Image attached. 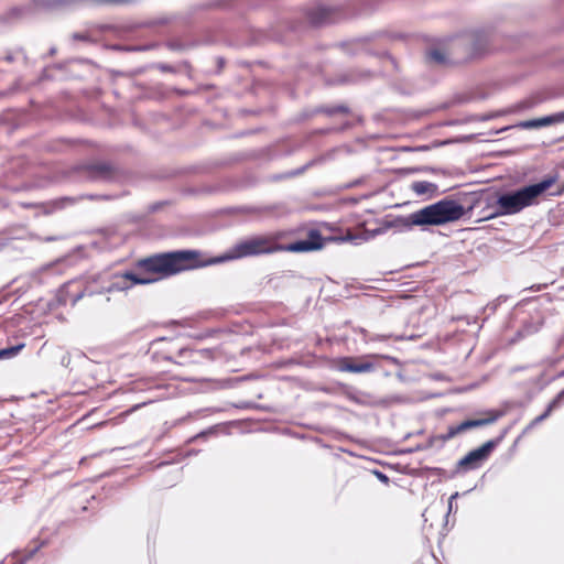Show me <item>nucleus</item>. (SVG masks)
Masks as SVG:
<instances>
[{"label": "nucleus", "mask_w": 564, "mask_h": 564, "mask_svg": "<svg viewBox=\"0 0 564 564\" xmlns=\"http://www.w3.org/2000/svg\"><path fill=\"white\" fill-rule=\"evenodd\" d=\"M383 0H349L347 10L339 6L314 3L295 13L276 11L267 28L248 25L243 30H229L225 25L205 28L199 34L192 33L170 37L165 46L174 52H188L200 46L224 42L234 48L262 46L269 42L289 45L293 36L304 32L308 26L321 28L336 23L348 17L367 15L377 11Z\"/></svg>", "instance_id": "nucleus-1"}, {"label": "nucleus", "mask_w": 564, "mask_h": 564, "mask_svg": "<svg viewBox=\"0 0 564 564\" xmlns=\"http://www.w3.org/2000/svg\"><path fill=\"white\" fill-rule=\"evenodd\" d=\"M326 243L325 237L318 229H310L303 239H296L286 245L265 235H254L236 242L225 253L220 254L223 262L249 257L272 254L279 251L293 253L321 250Z\"/></svg>", "instance_id": "nucleus-2"}, {"label": "nucleus", "mask_w": 564, "mask_h": 564, "mask_svg": "<svg viewBox=\"0 0 564 564\" xmlns=\"http://www.w3.org/2000/svg\"><path fill=\"white\" fill-rule=\"evenodd\" d=\"M272 0H207L200 3L188 6L185 10L178 12L171 19H165L166 23L171 20H180L185 25H191L196 18L208 10L231 11L240 17H245L252 11L262 9L273 10Z\"/></svg>", "instance_id": "nucleus-3"}, {"label": "nucleus", "mask_w": 564, "mask_h": 564, "mask_svg": "<svg viewBox=\"0 0 564 564\" xmlns=\"http://www.w3.org/2000/svg\"><path fill=\"white\" fill-rule=\"evenodd\" d=\"M494 31L479 28L466 31L452 39L449 52L455 63H468L482 58L489 53Z\"/></svg>", "instance_id": "nucleus-4"}, {"label": "nucleus", "mask_w": 564, "mask_h": 564, "mask_svg": "<svg viewBox=\"0 0 564 564\" xmlns=\"http://www.w3.org/2000/svg\"><path fill=\"white\" fill-rule=\"evenodd\" d=\"M63 0H26L9 6L0 12V26L12 29L35 21L43 12L63 11Z\"/></svg>", "instance_id": "nucleus-5"}, {"label": "nucleus", "mask_w": 564, "mask_h": 564, "mask_svg": "<svg viewBox=\"0 0 564 564\" xmlns=\"http://www.w3.org/2000/svg\"><path fill=\"white\" fill-rule=\"evenodd\" d=\"M408 37L405 33L402 32H391V31H377L369 33L365 36L356 37L348 42H340L338 47L343 50V52L348 56H357L359 54H367L371 56H377L379 58H387L392 64L394 68H397L395 58L389 53V51H375L368 46L369 43L375 42L377 40H383L386 42L393 41H403Z\"/></svg>", "instance_id": "nucleus-6"}, {"label": "nucleus", "mask_w": 564, "mask_h": 564, "mask_svg": "<svg viewBox=\"0 0 564 564\" xmlns=\"http://www.w3.org/2000/svg\"><path fill=\"white\" fill-rule=\"evenodd\" d=\"M423 230L430 226H444L464 219V209L454 198L446 196L420 209Z\"/></svg>", "instance_id": "nucleus-7"}, {"label": "nucleus", "mask_w": 564, "mask_h": 564, "mask_svg": "<svg viewBox=\"0 0 564 564\" xmlns=\"http://www.w3.org/2000/svg\"><path fill=\"white\" fill-rule=\"evenodd\" d=\"M401 366V361L392 356L383 354H370L360 357H341L338 360L337 369L341 372L368 373L382 370L384 377L391 376V372L383 370V364Z\"/></svg>", "instance_id": "nucleus-8"}, {"label": "nucleus", "mask_w": 564, "mask_h": 564, "mask_svg": "<svg viewBox=\"0 0 564 564\" xmlns=\"http://www.w3.org/2000/svg\"><path fill=\"white\" fill-rule=\"evenodd\" d=\"M496 199L492 200L498 207L492 215L509 216L522 212L527 207L535 206V202L527 188V185L516 189L495 188Z\"/></svg>", "instance_id": "nucleus-9"}, {"label": "nucleus", "mask_w": 564, "mask_h": 564, "mask_svg": "<svg viewBox=\"0 0 564 564\" xmlns=\"http://www.w3.org/2000/svg\"><path fill=\"white\" fill-rule=\"evenodd\" d=\"M170 258L173 275L184 271L196 270L223 263L220 256L207 257L203 251L196 249L171 250Z\"/></svg>", "instance_id": "nucleus-10"}, {"label": "nucleus", "mask_w": 564, "mask_h": 564, "mask_svg": "<svg viewBox=\"0 0 564 564\" xmlns=\"http://www.w3.org/2000/svg\"><path fill=\"white\" fill-rule=\"evenodd\" d=\"M76 66L91 68L95 63L88 58H68L66 61L44 66L37 77L40 83L52 80H65L69 78H80L83 73L75 72Z\"/></svg>", "instance_id": "nucleus-11"}, {"label": "nucleus", "mask_w": 564, "mask_h": 564, "mask_svg": "<svg viewBox=\"0 0 564 564\" xmlns=\"http://www.w3.org/2000/svg\"><path fill=\"white\" fill-rule=\"evenodd\" d=\"M134 269L145 273L151 276V279H156V282L173 276L170 251L159 252L139 259L134 263Z\"/></svg>", "instance_id": "nucleus-12"}, {"label": "nucleus", "mask_w": 564, "mask_h": 564, "mask_svg": "<svg viewBox=\"0 0 564 564\" xmlns=\"http://www.w3.org/2000/svg\"><path fill=\"white\" fill-rule=\"evenodd\" d=\"M186 350H191V347H178L173 338L159 337L150 343L148 354L153 361L164 360L175 364V360L189 359L188 354H182Z\"/></svg>", "instance_id": "nucleus-13"}, {"label": "nucleus", "mask_w": 564, "mask_h": 564, "mask_svg": "<svg viewBox=\"0 0 564 564\" xmlns=\"http://www.w3.org/2000/svg\"><path fill=\"white\" fill-rule=\"evenodd\" d=\"M491 444H481L479 447L469 451L465 456L457 460L455 468L451 470L448 478H455L458 475H465L469 471L479 469L491 456Z\"/></svg>", "instance_id": "nucleus-14"}, {"label": "nucleus", "mask_w": 564, "mask_h": 564, "mask_svg": "<svg viewBox=\"0 0 564 564\" xmlns=\"http://www.w3.org/2000/svg\"><path fill=\"white\" fill-rule=\"evenodd\" d=\"M76 171L90 182H112L118 176V169L105 161L79 164Z\"/></svg>", "instance_id": "nucleus-15"}, {"label": "nucleus", "mask_w": 564, "mask_h": 564, "mask_svg": "<svg viewBox=\"0 0 564 564\" xmlns=\"http://www.w3.org/2000/svg\"><path fill=\"white\" fill-rule=\"evenodd\" d=\"M293 152V147L288 144L285 140H280L264 148L252 150L248 158L261 163H268L283 156H289Z\"/></svg>", "instance_id": "nucleus-16"}, {"label": "nucleus", "mask_w": 564, "mask_h": 564, "mask_svg": "<svg viewBox=\"0 0 564 564\" xmlns=\"http://www.w3.org/2000/svg\"><path fill=\"white\" fill-rule=\"evenodd\" d=\"M376 221L378 224V226L376 228L365 229L360 234H356V235L347 234V235H341V236L325 237L326 242L327 241L339 242V243L351 242L354 245H359L362 241H369V240L376 238L377 236L384 235L386 232L389 231V229L386 228L384 217L381 219H377Z\"/></svg>", "instance_id": "nucleus-17"}, {"label": "nucleus", "mask_w": 564, "mask_h": 564, "mask_svg": "<svg viewBox=\"0 0 564 564\" xmlns=\"http://www.w3.org/2000/svg\"><path fill=\"white\" fill-rule=\"evenodd\" d=\"M370 69L350 68L325 79L328 86L356 85L367 83L373 77Z\"/></svg>", "instance_id": "nucleus-18"}, {"label": "nucleus", "mask_w": 564, "mask_h": 564, "mask_svg": "<svg viewBox=\"0 0 564 564\" xmlns=\"http://www.w3.org/2000/svg\"><path fill=\"white\" fill-rule=\"evenodd\" d=\"M370 69L350 68L325 79L328 86L356 85L367 83L373 77Z\"/></svg>", "instance_id": "nucleus-19"}, {"label": "nucleus", "mask_w": 564, "mask_h": 564, "mask_svg": "<svg viewBox=\"0 0 564 564\" xmlns=\"http://www.w3.org/2000/svg\"><path fill=\"white\" fill-rule=\"evenodd\" d=\"M386 228L393 230L394 232H408L417 226L423 229L420 209L415 210L406 216L403 215H386Z\"/></svg>", "instance_id": "nucleus-20"}, {"label": "nucleus", "mask_w": 564, "mask_h": 564, "mask_svg": "<svg viewBox=\"0 0 564 564\" xmlns=\"http://www.w3.org/2000/svg\"><path fill=\"white\" fill-rule=\"evenodd\" d=\"M83 198H87L90 200H98V199L110 200L113 198V196L106 195V194H87V195H83L79 197L62 196V197H57V198H54V199L43 203V213L46 215L53 214L57 210H62V209L66 208L67 206H72V205L76 204L78 200H80Z\"/></svg>", "instance_id": "nucleus-21"}, {"label": "nucleus", "mask_w": 564, "mask_h": 564, "mask_svg": "<svg viewBox=\"0 0 564 564\" xmlns=\"http://www.w3.org/2000/svg\"><path fill=\"white\" fill-rule=\"evenodd\" d=\"M481 196L482 189L473 192H458L454 194V198L458 200V204L464 209V219L470 218L475 215L478 207L482 202H485Z\"/></svg>", "instance_id": "nucleus-22"}, {"label": "nucleus", "mask_w": 564, "mask_h": 564, "mask_svg": "<svg viewBox=\"0 0 564 564\" xmlns=\"http://www.w3.org/2000/svg\"><path fill=\"white\" fill-rule=\"evenodd\" d=\"M485 202L481 203V205L478 207V209L475 213V216H477L476 223H481L486 220H490L497 217H500L499 215H492L497 210V205L492 202L496 199V192L495 187H487L482 188V196Z\"/></svg>", "instance_id": "nucleus-23"}, {"label": "nucleus", "mask_w": 564, "mask_h": 564, "mask_svg": "<svg viewBox=\"0 0 564 564\" xmlns=\"http://www.w3.org/2000/svg\"><path fill=\"white\" fill-rule=\"evenodd\" d=\"M558 171H553L545 174L540 181L527 184V188L531 193L536 205L539 204V198L545 193L549 194V191L558 182Z\"/></svg>", "instance_id": "nucleus-24"}, {"label": "nucleus", "mask_w": 564, "mask_h": 564, "mask_svg": "<svg viewBox=\"0 0 564 564\" xmlns=\"http://www.w3.org/2000/svg\"><path fill=\"white\" fill-rule=\"evenodd\" d=\"M558 171H553L545 174L540 181L527 184V188L531 193L536 205L539 204V198L545 193L549 194V191L558 182Z\"/></svg>", "instance_id": "nucleus-25"}, {"label": "nucleus", "mask_w": 564, "mask_h": 564, "mask_svg": "<svg viewBox=\"0 0 564 564\" xmlns=\"http://www.w3.org/2000/svg\"><path fill=\"white\" fill-rule=\"evenodd\" d=\"M182 354L183 355L188 354L189 359L175 360V365H178V366L199 365L205 361H210L215 358V351L210 348H203V349L191 348V350L183 351Z\"/></svg>", "instance_id": "nucleus-26"}, {"label": "nucleus", "mask_w": 564, "mask_h": 564, "mask_svg": "<svg viewBox=\"0 0 564 564\" xmlns=\"http://www.w3.org/2000/svg\"><path fill=\"white\" fill-rule=\"evenodd\" d=\"M488 417L481 419H467L457 424L460 433L469 431L471 429L486 426L495 423L503 413L501 411H490Z\"/></svg>", "instance_id": "nucleus-27"}, {"label": "nucleus", "mask_w": 564, "mask_h": 564, "mask_svg": "<svg viewBox=\"0 0 564 564\" xmlns=\"http://www.w3.org/2000/svg\"><path fill=\"white\" fill-rule=\"evenodd\" d=\"M543 101H544V98L542 96H540L539 94H533V95H530V96L514 102L513 105H511L508 108L507 112L508 113H522L524 111L534 109Z\"/></svg>", "instance_id": "nucleus-28"}, {"label": "nucleus", "mask_w": 564, "mask_h": 564, "mask_svg": "<svg viewBox=\"0 0 564 564\" xmlns=\"http://www.w3.org/2000/svg\"><path fill=\"white\" fill-rule=\"evenodd\" d=\"M347 398L362 406H383L387 404L386 400L383 399H375L370 393L362 392V391H356L352 393H348Z\"/></svg>", "instance_id": "nucleus-29"}, {"label": "nucleus", "mask_w": 564, "mask_h": 564, "mask_svg": "<svg viewBox=\"0 0 564 564\" xmlns=\"http://www.w3.org/2000/svg\"><path fill=\"white\" fill-rule=\"evenodd\" d=\"M550 121L551 120L547 115V116L540 117V118H533V119H529V120L519 121L518 123H516L513 126L505 127L500 130H497L496 133H500V132L509 130L511 128H519V129H524V130L540 129V128L551 126Z\"/></svg>", "instance_id": "nucleus-30"}, {"label": "nucleus", "mask_w": 564, "mask_h": 564, "mask_svg": "<svg viewBox=\"0 0 564 564\" xmlns=\"http://www.w3.org/2000/svg\"><path fill=\"white\" fill-rule=\"evenodd\" d=\"M122 276L126 278L130 289L134 285H148L156 282V279H151V276L139 270H126L122 272Z\"/></svg>", "instance_id": "nucleus-31"}, {"label": "nucleus", "mask_w": 564, "mask_h": 564, "mask_svg": "<svg viewBox=\"0 0 564 564\" xmlns=\"http://www.w3.org/2000/svg\"><path fill=\"white\" fill-rule=\"evenodd\" d=\"M130 0H63L64 9H73L80 4H90V6H113V4H123L129 2Z\"/></svg>", "instance_id": "nucleus-32"}, {"label": "nucleus", "mask_w": 564, "mask_h": 564, "mask_svg": "<svg viewBox=\"0 0 564 564\" xmlns=\"http://www.w3.org/2000/svg\"><path fill=\"white\" fill-rule=\"evenodd\" d=\"M107 293L104 290V286L98 288L96 283H87L83 290H79L75 293L70 294V305L75 306L79 300H82L85 296H94L96 294H104Z\"/></svg>", "instance_id": "nucleus-33"}, {"label": "nucleus", "mask_w": 564, "mask_h": 564, "mask_svg": "<svg viewBox=\"0 0 564 564\" xmlns=\"http://www.w3.org/2000/svg\"><path fill=\"white\" fill-rule=\"evenodd\" d=\"M411 189L417 196L429 195V197H434L438 194V186L435 183L427 181H415L411 184Z\"/></svg>", "instance_id": "nucleus-34"}, {"label": "nucleus", "mask_w": 564, "mask_h": 564, "mask_svg": "<svg viewBox=\"0 0 564 564\" xmlns=\"http://www.w3.org/2000/svg\"><path fill=\"white\" fill-rule=\"evenodd\" d=\"M284 208L282 204H273V205H265V206H241L238 207L237 210L245 214H252V215H270L273 214L280 209Z\"/></svg>", "instance_id": "nucleus-35"}, {"label": "nucleus", "mask_w": 564, "mask_h": 564, "mask_svg": "<svg viewBox=\"0 0 564 564\" xmlns=\"http://www.w3.org/2000/svg\"><path fill=\"white\" fill-rule=\"evenodd\" d=\"M318 115H325L327 117H334L336 115H348L350 108L347 105H333V106H317Z\"/></svg>", "instance_id": "nucleus-36"}, {"label": "nucleus", "mask_w": 564, "mask_h": 564, "mask_svg": "<svg viewBox=\"0 0 564 564\" xmlns=\"http://www.w3.org/2000/svg\"><path fill=\"white\" fill-rule=\"evenodd\" d=\"M24 347L25 343L19 341L0 348V360H9L17 357Z\"/></svg>", "instance_id": "nucleus-37"}, {"label": "nucleus", "mask_w": 564, "mask_h": 564, "mask_svg": "<svg viewBox=\"0 0 564 564\" xmlns=\"http://www.w3.org/2000/svg\"><path fill=\"white\" fill-rule=\"evenodd\" d=\"M155 47V44H144V45H123V44H112L110 45V50L116 52H126V53H132V52H145L153 50Z\"/></svg>", "instance_id": "nucleus-38"}, {"label": "nucleus", "mask_w": 564, "mask_h": 564, "mask_svg": "<svg viewBox=\"0 0 564 564\" xmlns=\"http://www.w3.org/2000/svg\"><path fill=\"white\" fill-rule=\"evenodd\" d=\"M129 289H130V286H129L128 282L126 281V278L122 276V273L117 275L113 281L109 282L107 285L104 286V290L107 293L121 292V291H127Z\"/></svg>", "instance_id": "nucleus-39"}, {"label": "nucleus", "mask_w": 564, "mask_h": 564, "mask_svg": "<svg viewBox=\"0 0 564 564\" xmlns=\"http://www.w3.org/2000/svg\"><path fill=\"white\" fill-rule=\"evenodd\" d=\"M226 425H227V423L216 424V425L209 426L208 429L203 430L199 433H197L196 435H194L189 440V442H194V441H197V440H200V438L206 440L209 436H215V435L218 434L219 429L220 427H225Z\"/></svg>", "instance_id": "nucleus-40"}, {"label": "nucleus", "mask_w": 564, "mask_h": 564, "mask_svg": "<svg viewBox=\"0 0 564 564\" xmlns=\"http://www.w3.org/2000/svg\"><path fill=\"white\" fill-rule=\"evenodd\" d=\"M314 164H315V160H311L306 164H304L303 166H300V167H297L295 170L289 171V172H286L284 174L275 175L273 178L278 181V180H283V178L299 176V175L303 174L307 169L313 166Z\"/></svg>", "instance_id": "nucleus-41"}, {"label": "nucleus", "mask_w": 564, "mask_h": 564, "mask_svg": "<svg viewBox=\"0 0 564 564\" xmlns=\"http://www.w3.org/2000/svg\"><path fill=\"white\" fill-rule=\"evenodd\" d=\"M538 330L539 327L532 322H525L521 328L517 330L514 340L522 339L529 335L535 334Z\"/></svg>", "instance_id": "nucleus-42"}, {"label": "nucleus", "mask_w": 564, "mask_h": 564, "mask_svg": "<svg viewBox=\"0 0 564 564\" xmlns=\"http://www.w3.org/2000/svg\"><path fill=\"white\" fill-rule=\"evenodd\" d=\"M444 446L438 437V435H432L427 438L425 443H421L416 445V449L427 451L430 448H436L437 451L442 449Z\"/></svg>", "instance_id": "nucleus-43"}, {"label": "nucleus", "mask_w": 564, "mask_h": 564, "mask_svg": "<svg viewBox=\"0 0 564 564\" xmlns=\"http://www.w3.org/2000/svg\"><path fill=\"white\" fill-rule=\"evenodd\" d=\"M156 67H158V69H160L161 72H164V73H177V72H180V67L186 68L187 72L191 70V64L187 61H184L178 66L171 65V64H167V63H159L156 65Z\"/></svg>", "instance_id": "nucleus-44"}, {"label": "nucleus", "mask_w": 564, "mask_h": 564, "mask_svg": "<svg viewBox=\"0 0 564 564\" xmlns=\"http://www.w3.org/2000/svg\"><path fill=\"white\" fill-rule=\"evenodd\" d=\"M230 405L238 410H267L264 405L256 403L253 401H238L231 403Z\"/></svg>", "instance_id": "nucleus-45"}, {"label": "nucleus", "mask_w": 564, "mask_h": 564, "mask_svg": "<svg viewBox=\"0 0 564 564\" xmlns=\"http://www.w3.org/2000/svg\"><path fill=\"white\" fill-rule=\"evenodd\" d=\"M318 112H317V107H314V108H306V109H303L301 112H299L294 119H293V122L295 123H301L305 120H308L315 116H317Z\"/></svg>", "instance_id": "nucleus-46"}, {"label": "nucleus", "mask_w": 564, "mask_h": 564, "mask_svg": "<svg viewBox=\"0 0 564 564\" xmlns=\"http://www.w3.org/2000/svg\"><path fill=\"white\" fill-rule=\"evenodd\" d=\"M427 56L431 61L435 62L436 64H445L447 62L446 54L443 53L438 48H433L427 52Z\"/></svg>", "instance_id": "nucleus-47"}, {"label": "nucleus", "mask_w": 564, "mask_h": 564, "mask_svg": "<svg viewBox=\"0 0 564 564\" xmlns=\"http://www.w3.org/2000/svg\"><path fill=\"white\" fill-rule=\"evenodd\" d=\"M458 434H460L458 426L451 425V426H448L447 432L444 434H438V437L444 446L447 441L452 440L453 437H455Z\"/></svg>", "instance_id": "nucleus-48"}, {"label": "nucleus", "mask_w": 564, "mask_h": 564, "mask_svg": "<svg viewBox=\"0 0 564 564\" xmlns=\"http://www.w3.org/2000/svg\"><path fill=\"white\" fill-rule=\"evenodd\" d=\"M509 431H510V426L503 429L497 437L488 440L487 442H485L486 444H489V445L491 444L490 451L492 453L500 445V443L505 440V437L507 436Z\"/></svg>", "instance_id": "nucleus-49"}, {"label": "nucleus", "mask_w": 564, "mask_h": 564, "mask_svg": "<svg viewBox=\"0 0 564 564\" xmlns=\"http://www.w3.org/2000/svg\"><path fill=\"white\" fill-rule=\"evenodd\" d=\"M551 415V412L549 410H544L543 413H541L540 415H538L535 419H533L531 421V423L524 429L523 433H527L529 432L530 430H532L534 426H536L538 424L542 423L544 420H546L549 416Z\"/></svg>", "instance_id": "nucleus-50"}, {"label": "nucleus", "mask_w": 564, "mask_h": 564, "mask_svg": "<svg viewBox=\"0 0 564 564\" xmlns=\"http://www.w3.org/2000/svg\"><path fill=\"white\" fill-rule=\"evenodd\" d=\"M425 470L430 474V475H433V476H437L440 478H446V479H449L448 478V475L451 471H447L445 470L444 468H441V467H429L426 466L425 467Z\"/></svg>", "instance_id": "nucleus-51"}, {"label": "nucleus", "mask_w": 564, "mask_h": 564, "mask_svg": "<svg viewBox=\"0 0 564 564\" xmlns=\"http://www.w3.org/2000/svg\"><path fill=\"white\" fill-rule=\"evenodd\" d=\"M564 402V397L558 392L553 399L552 401L546 405V410H549L551 413L555 410V409H558Z\"/></svg>", "instance_id": "nucleus-52"}, {"label": "nucleus", "mask_w": 564, "mask_h": 564, "mask_svg": "<svg viewBox=\"0 0 564 564\" xmlns=\"http://www.w3.org/2000/svg\"><path fill=\"white\" fill-rule=\"evenodd\" d=\"M3 61L8 64H12L17 61L19 57V54H15V47L14 48H7L4 52Z\"/></svg>", "instance_id": "nucleus-53"}, {"label": "nucleus", "mask_w": 564, "mask_h": 564, "mask_svg": "<svg viewBox=\"0 0 564 564\" xmlns=\"http://www.w3.org/2000/svg\"><path fill=\"white\" fill-rule=\"evenodd\" d=\"M73 41H80V42H91L93 39L89 33L87 32H74L72 34Z\"/></svg>", "instance_id": "nucleus-54"}, {"label": "nucleus", "mask_w": 564, "mask_h": 564, "mask_svg": "<svg viewBox=\"0 0 564 564\" xmlns=\"http://www.w3.org/2000/svg\"><path fill=\"white\" fill-rule=\"evenodd\" d=\"M15 54H19V57H21L22 59V63L25 65V66H29L31 64V59L25 51V48L23 46H17L15 47Z\"/></svg>", "instance_id": "nucleus-55"}, {"label": "nucleus", "mask_w": 564, "mask_h": 564, "mask_svg": "<svg viewBox=\"0 0 564 564\" xmlns=\"http://www.w3.org/2000/svg\"><path fill=\"white\" fill-rule=\"evenodd\" d=\"M391 337H392L391 334H388V335L366 334L365 335V338L367 341H382V340H387Z\"/></svg>", "instance_id": "nucleus-56"}, {"label": "nucleus", "mask_w": 564, "mask_h": 564, "mask_svg": "<svg viewBox=\"0 0 564 564\" xmlns=\"http://www.w3.org/2000/svg\"><path fill=\"white\" fill-rule=\"evenodd\" d=\"M549 117L551 120L550 121L551 126L556 124V123H562V122H564V110L551 113V115H549Z\"/></svg>", "instance_id": "nucleus-57"}, {"label": "nucleus", "mask_w": 564, "mask_h": 564, "mask_svg": "<svg viewBox=\"0 0 564 564\" xmlns=\"http://www.w3.org/2000/svg\"><path fill=\"white\" fill-rule=\"evenodd\" d=\"M562 360H564V358H562V356L560 357H547V358H544L542 361H541V365H547L549 367H555L556 365H558Z\"/></svg>", "instance_id": "nucleus-58"}, {"label": "nucleus", "mask_w": 564, "mask_h": 564, "mask_svg": "<svg viewBox=\"0 0 564 564\" xmlns=\"http://www.w3.org/2000/svg\"><path fill=\"white\" fill-rule=\"evenodd\" d=\"M470 139H471V135L463 137V138L457 139V140L447 139V140L435 142L433 144V147L447 145V144H452L454 142H458V141H462V140H470Z\"/></svg>", "instance_id": "nucleus-59"}, {"label": "nucleus", "mask_w": 564, "mask_h": 564, "mask_svg": "<svg viewBox=\"0 0 564 564\" xmlns=\"http://www.w3.org/2000/svg\"><path fill=\"white\" fill-rule=\"evenodd\" d=\"M166 204H167L166 200L155 202V203L149 205L148 210L150 213H156V212L161 210L163 208V206H165Z\"/></svg>", "instance_id": "nucleus-60"}, {"label": "nucleus", "mask_w": 564, "mask_h": 564, "mask_svg": "<svg viewBox=\"0 0 564 564\" xmlns=\"http://www.w3.org/2000/svg\"><path fill=\"white\" fill-rule=\"evenodd\" d=\"M550 196L562 197L564 195V181L554 189L549 192Z\"/></svg>", "instance_id": "nucleus-61"}, {"label": "nucleus", "mask_w": 564, "mask_h": 564, "mask_svg": "<svg viewBox=\"0 0 564 564\" xmlns=\"http://www.w3.org/2000/svg\"><path fill=\"white\" fill-rule=\"evenodd\" d=\"M373 474L376 475L377 479L382 484H389L390 478L387 474H384L381 470H375Z\"/></svg>", "instance_id": "nucleus-62"}, {"label": "nucleus", "mask_w": 564, "mask_h": 564, "mask_svg": "<svg viewBox=\"0 0 564 564\" xmlns=\"http://www.w3.org/2000/svg\"><path fill=\"white\" fill-rule=\"evenodd\" d=\"M95 68H96V65L91 68H87L85 66H76L75 72L83 73L84 76L79 78V79H83V78L87 77L89 74H91Z\"/></svg>", "instance_id": "nucleus-63"}, {"label": "nucleus", "mask_w": 564, "mask_h": 564, "mask_svg": "<svg viewBox=\"0 0 564 564\" xmlns=\"http://www.w3.org/2000/svg\"><path fill=\"white\" fill-rule=\"evenodd\" d=\"M57 53V47L55 45L51 46L46 54L42 55V59H46L47 57H52Z\"/></svg>", "instance_id": "nucleus-64"}]
</instances>
